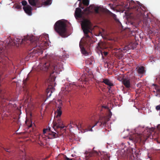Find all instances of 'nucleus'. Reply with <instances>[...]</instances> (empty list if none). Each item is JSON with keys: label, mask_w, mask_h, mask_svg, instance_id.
Returning a JSON list of instances; mask_svg holds the SVG:
<instances>
[{"label": "nucleus", "mask_w": 160, "mask_h": 160, "mask_svg": "<svg viewBox=\"0 0 160 160\" xmlns=\"http://www.w3.org/2000/svg\"><path fill=\"white\" fill-rule=\"evenodd\" d=\"M26 43L31 45L33 48L38 47L37 48L39 49L40 47L39 40L34 36L28 35L24 36L23 38H15L12 40H9L7 46L4 45H0V62L4 65L8 63V58L6 55L9 46L12 45L19 47Z\"/></svg>", "instance_id": "1"}, {"label": "nucleus", "mask_w": 160, "mask_h": 160, "mask_svg": "<svg viewBox=\"0 0 160 160\" xmlns=\"http://www.w3.org/2000/svg\"><path fill=\"white\" fill-rule=\"evenodd\" d=\"M63 68L61 62H57L53 61L52 62H46L44 65L41 68V70L45 71H48L50 73V78L52 82H53L55 80L54 77H52V74L54 72V70L56 71L58 70H61Z\"/></svg>", "instance_id": "2"}, {"label": "nucleus", "mask_w": 160, "mask_h": 160, "mask_svg": "<svg viewBox=\"0 0 160 160\" xmlns=\"http://www.w3.org/2000/svg\"><path fill=\"white\" fill-rule=\"evenodd\" d=\"M61 107L60 106L58 107L57 110L55 111V116L53 122V128L55 130L56 129L60 128L63 131V132H65L66 129H64L66 127L63 124L61 120L60 116L62 114Z\"/></svg>", "instance_id": "3"}, {"label": "nucleus", "mask_w": 160, "mask_h": 160, "mask_svg": "<svg viewBox=\"0 0 160 160\" xmlns=\"http://www.w3.org/2000/svg\"><path fill=\"white\" fill-rule=\"evenodd\" d=\"M66 26L65 22L59 20L55 23L54 26V30L60 36L64 37L66 30Z\"/></svg>", "instance_id": "4"}, {"label": "nucleus", "mask_w": 160, "mask_h": 160, "mask_svg": "<svg viewBox=\"0 0 160 160\" xmlns=\"http://www.w3.org/2000/svg\"><path fill=\"white\" fill-rule=\"evenodd\" d=\"M149 135L146 130L142 133L133 134L130 136L129 139L134 142H140L141 141H145L148 138Z\"/></svg>", "instance_id": "5"}, {"label": "nucleus", "mask_w": 160, "mask_h": 160, "mask_svg": "<svg viewBox=\"0 0 160 160\" xmlns=\"http://www.w3.org/2000/svg\"><path fill=\"white\" fill-rule=\"evenodd\" d=\"M142 5L139 4L137 5L133 1H131L129 2V6L128 7L129 8H133L135 12V13L137 16V17H139L143 15V11L145 10L144 7L141 8Z\"/></svg>", "instance_id": "6"}, {"label": "nucleus", "mask_w": 160, "mask_h": 160, "mask_svg": "<svg viewBox=\"0 0 160 160\" xmlns=\"http://www.w3.org/2000/svg\"><path fill=\"white\" fill-rule=\"evenodd\" d=\"M109 118L108 117L101 116L99 117L98 121L95 123V124L91 128V126L90 125H88V128L86 129V131H92V128L96 125L99 126L101 127L105 126L106 123L109 121Z\"/></svg>", "instance_id": "7"}, {"label": "nucleus", "mask_w": 160, "mask_h": 160, "mask_svg": "<svg viewBox=\"0 0 160 160\" xmlns=\"http://www.w3.org/2000/svg\"><path fill=\"white\" fill-rule=\"evenodd\" d=\"M90 22L87 20H84L82 23V28L84 34L85 41L87 42L88 41L90 42L91 40V37L88 35V33L90 32Z\"/></svg>", "instance_id": "8"}, {"label": "nucleus", "mask_w": 160, "mask_h": 160, "mask_svg": "<svg viewBox=\"0 0 160 160\" xmlns=\"http://www.w3.org/2000/svg\"><path fill=\"white\" fill-rule=\"evenodd\" d=\"M41 54L42 53V50H44L46 49L49 45L48 40L49 39L48 35L45 34L41 35Z\"/></svg>", "instance_id": "9"}, {"label": "nucleus", "mask_w": 160, "mask_h": 160, "mask_svg": "<svg viewBox=\"0 0 160 160\" xmlns=\"http://www.w3.org/2000/svg\"><path fill=\"white\" fill-rule=\"evenodd\" d=\"M48 85V87L46 91V95H41V100L42 99V100L43 102H45L47 98L50 97L52 93L54 91L52 85L49 84Z\"/></svg>", "instance_id": "10"}, {"label": "nucleus", "mask_w": 160, "mask_h": 160, "mask_svg": "<svg viewBox=\"0 0 160 160\" xmlns=\"http://www.w3.org/2000/svg\"><path fill=\"white\" fill-rule=\"evenodd\" d=\"M94 148H93L92 150L88 149L86 151L85 154L87 159H88L90 157H97L100 155L101 153H99L97 151L95 150Z\"/></svg>", "instance_id": "11"}, {"label": "nucleus", "mask_w": 160, "mask_h": 160, "mask_svg": "<svg viewBox=\"0 0 160 160\" xmlns=\"http://www.w3.org/2000/svg\"><path fill=\"white\" fill-rule=\"evenodd\" d=\"M89 7H88L82 11L80 8H76L75 12V16L76 18H82L86 12L89 11Z\"/></svg>", "instance_id": "12"}, {"label": "nucleus", "mask_w": 160, "mask_h": 160, "mask_svg": "<svg viewBox=\"0 0 160 160\" xmlns=\"http://www.w3.org/2000/svg\"><path fill=\"white\" fill-rule=\"evenodd\" d=\"M50 129L47 128L43 130V133L46 134L48 136V138L52 139L57 137L56 133L54 132H50Z\"/></svg>", "instance_id": "13"}, {"label": "nucleus", "mask_w": 160, "mask_h": 160, "mask_svg": "<svg viewBox=\"0 0 160 160\" xmlns=\"http://www.w3.org/2000/svg\"><path fill=\"white\" fill-rule=\"evenodd\" d=\"M89 4V0H82V2H79V7L81 8L82 9L84 8V6H88Z\"/></svg>", "instance_id": "14"}, {"label": "nucleus", "mask_w": 160, "mask_h": 160, "mask_svg": "<svg viewBox=\"0 0 160 160\" xmlns=\"http://www.w3.org/2000/svg\"><path fill=\"white\" fill-rule=\"evenodd\" d=\"M23 9L25 12L29 15H32V8L29 5H27L26 6H24Z\"/></svg>", "instance_id": "15"}, {"label": "nucleus", "mask_w": 160, "mask_h": 160, "mask_svg": "<svg viewBox=\"0 0 160 160\" xmlns=\"http://www.w3.org/2000/svg\"><path fill=\"white\" fill-rule=\"evenodd\" d=\"M122 82L123 85L126 88H129L130 87L131 84L129 79L126 78L124 79L123 80Z\"/></svg>", "instance_id": "16"}, {"label": "nucleus", "mask_w": 160, "mask_h": 160, "mask_svg": "<svg viewBox=\"0 0 160 160\" xmlns=\"http://www.w3.org/2000/svg\"><path fill=\"white\" fill-rule=\"evenodd\" d=\"M102 82L109 86V87L108 88L109 90L111 88V87L113 86V84L109 80L107 79H104Z\"/></svg>", "instance_id": "17"}, {"label": "nucleus", "mask_w": 160, "mask_h": 160, "mask_svg": "<svg viewBox=\"0 0 160 160\" xmlns=\"http://www.w3.org/2000/svg\"><path fill=\"white\" fill-rule=\"evenodd\" d=\"M137 71L139 74H142L145 72L144 68L143 66L137 67Z\"/></svg>", "instance_id": "18"}, {"label": "nucleus", "mask_w": 160, "mask_h": 160, "mask_svg": "<svg viewBox=\"0 0 160 160\" xmlns=\"http://www.w3.org/2000/svg\"><path fill=\"white\" fill-rule=\"evenodd\" d=\"M152 26L156 30H157L158 32H159L160 29V23L157 22V23H152Z\"/></svg>", "instance_id": "19"}, {"label": "nucleus", "mask_w": 160, "mask_h": 160, "mask_svg": "<svg viewBox=\"0 0 160 160\" xmlns=\"http://www.w3.org/2000/svg\"><path fill=\"white\" fill-rule=\"evenodd\" d=\"M44 1H42V4H41V7L42 5H44L45 6L49 5L52 3V0H43Z\"/></svg>", "instance_id": "20"}, {"label": "nucleus", "mask_w": 160, "mask_h": 160, "mask_svg": "<svg viewBox=\"0 0 160 160\" xmlns=\"http://www.w3.org/2000/svg\"><path fill=\"white\" fill-rule=\"evenodd\" d=\"M40 63H39L38 65L36 66V65L34 66L33 67V69L35 71L39 73L40 71V66H39Z\"/></svg>", "instance_id": "21"}, {"label": "nucleus", "mask_w": 160, "mask_h": 160, "mask_svg": "<svg viewBox=\"0 0 160 160\" xmlns=\"http://www.w3.org/2000/svg\"><path fill=\"white\" fill-rule=\"evenodd\" d=\"M80 47L81 49V52L83 54L85 55L88 54L87 51H86L85 48L83 47L80 44Z\"/></svg>", "instance_id": "22"}, {"label": "nucleus", "mask_w": 160, "mask_h": 160, "mask_svg": "<svg viewBox=\"0 0 160 160\" xmlns=\"http://www.w3.org/2000/svg\"><path fill=\"white\" fill-rule=\"evenodd\" d=\"M38 0H28L29 3L32 6H35L36 5Z\"/></svg>", "instance_id": "23"}, {"label": "nucleus", "mask_w": 160, "mask_h": 160, "mask_svg": "<svg viewBox=\"0 0 160 160\" xmlns=\"http://www.w3.org/2000/svg\"><path fill=\"white\" fill-rule=\"evenodd\" d=\"M14 107V104H11L10 103H8V105L7 106V108L9 110H10L11 109V108Z\"/></svg>", "instance_id": "24"}, {"label": "nucleus", "mask_w": 160, "mask_h": 160, "mask_svg": "<svg viewBox=\"0 0 160 160\" xmlns=\"http://www.w3.org/2000/svg\"><path fill=\"white\" fill-rule=\"evenodd\" d=\"M110 156L108 155L104 156L103 157L101 158V160H109Z\"/></svg>", "instance_id": "25"}, {"label": "nucleus", "mask_w": 160, "mask_h": 160, "mask_svg": "<svg viewBox=\"0 0 160 160\" xmlns=\"http://www.w3.org/2000/svg\"><path fill=\"white\" fill-rule=\"evenodd\" d=\"M29 77V74L28 75V76H27V78L25 79L23 81V83L24 84V85H25V84H26V82H27V80H28V78Z\"/></svg>", "instance_id": "26"}, {"label": "nucleus", "mask_w": 160, "mask_h": 160, "mask_svg": "<svg viewBox=\"0 0 160 160\" xmlns=\"http://www.w3.org/2000/svg\"><path fill=\"white\" fill-rule=\"evenodd\" d=\"M94 10L96 13H99V8L98 7H95L94 9Z\"/></svg>", "instance_id": "27"}, {"label": "nucleus", "mask_w": 160, "mask_h": 160, "mask_svg": "<svg viewBox=\"0 0 160 160\" xmlns=\"http://www.w3.org/2000/svg\"><path fill=\"white\" fill-rule=\"evenodd\" d=\"M22 5L24 6H25L27 5V1H26L23 0L22 2Z\"/></svg>", "instance_id": "28"}, {"label": "nucleus", "mask_w": 160, "mask_h": 160, "mask_svg": "<svg viewBox=\"0 0 160 160\" xmlns=\"http://www.w3.org/2000/svg\"><path fill=\"white\" fill-rule=\"evenodd\" d=\"M4 149L5 150L8 152H11V151L10 150V149L9 148H4Z\"/></svg>", "instance_id": "29"}, {"label": "nucleus", "mask_w": 160, "mask_h": 160, "mask_svg": "<svg viewBox=\"0 0 160 160\" xmlns=\"http://www.w3.org/2000/svg\"><path fill=\"white\" fill-rule=\"evenodd\" d=\"M103 44L102 43H98V47L101 49L103 48H104L102 47Z\"/></svg>", "instance_id": "30"}, {"label": "nucleus", "mask_w": 160, "mask_h": 160, "mask_svg": "<svg viewBox=\"0 0 160 160\" xmlns=\"http://www.w3.org/2000/svg\"><path fill=\"white\" fill-rule=\"evenodd\" d=\"M128 49H134V48H133L132 47L131 48H130V47H124L123 48V50H128Z\"/></svg>", "instance_id": "31"}, {"label": "nucleus", "mask_w": 160, "mask_h": 160, "mask_svg": "<svg viewBox=\"0 0 160 160\" xmlns=\"http://www.w3.org/2000/svg\"><path fill=\"white\" fill-rule=\"evenodd\" d=\"M156 109L157 111H160V105H158L156 107Z\"/></svg>", "instance_id": "32"}, {"label": "nucleus", "mask_w": 160, "mask_h": 160, "mask_svg": "<svg viewBox=\"0 0 160 160\" xmlns=\"http://www.w3.org/2000/svg\"><path fill=\"white\" fill-rule=\"evenodd\" d=\"M113 17L114 18L116 21H119L118 19L116 18V15L115 14H113Z\"/></svg>", "instance_id": "33"}, {"label": "nucleus", "mask_w": 160, "mask_h": 160, "mask_svg": "<svg viewBox=\"0 0 160 160\" xmlns=\"http://www.w3.org/2000/svg\"><path fill=\"white\" fill-rule=\"evenodd\" d=\"M16 8L18 9H20L21 8V6L20 5H17Z\"/></svg>", "instance_id": "34"}, {"label": "nucleus", "mask_w": 160, "mask_h": 160, "mask_svg": "<svg viewBox=\"0 0 160 160\" xmlns=\"http://www.w3.org/2000/svg\"><path fill=\"white\" fill-rule=\"evenodd\" d=\"M65 160H72V159H70L69 158H68L66 156L65 157Z\"/></svg>", "instance_id": "35"}, {"label": "nucleus", "mask_w": 160, "mask_h": 160, "mask_svg": "<svg viewBox=\"0 0 160 160\" xmlns=\"http://www.w3.org/2000/svg\"><path fill=\"white\" fill-rule=\"evenodd\" d=\"M103 53H104V55L105 56H107L108 55V53L107 52H103Z\"/></svg>", "instance_id": "36"}, {"label": "nucleus", "mask_w": 160, "mask_h": 160, "mask_svg": "<svg viewBox=\"0 0 160 160\" xmlns=\"http://www.w3.org/2000/svg\"><path fill=\"white\" fill-rule=\"evenodd\" d=\"M5 99L7 100L8 101H10L11 100H10V98H6Z\"/></svg>", "instance_id": "37"}, {"label": "nucleus", "mask_w": 160, "mask_h": 160, "mask_svg": "<svg viewBox=\"0 0 160 160\" xmlns=\"http://www.w3.org/2000/svg\"><path fill=\"white\" fill-rule=\"evenodd\" d=\"M90 74V76H92V74H92V73L91 72L90 73V74Z\"/></svg>", "instance_id": "38"}, {"label": "nucleus", "mask_w": 160, "mask_h": 160, "mask_svg": "<svg viewBox=\"0 0 160 160\" xmlns=\"http://www.w3.org/2000/svg\"><path fill=\"white\" fill-rule=\"evenodd\" d=\"M32 124H30V126H29V127H32Z\"/></svg>", "instance_id": "39"}, {"label": "nucleus", "mask_w": 160, "mask_h": 160, "mask_svg": "<svg viewBox=\"0 0 160 160\" xmlns=\"http://www.w3.org/2000/svg\"><path fill=\"white\" fill-rule=\"evenodd\" d=\"M92 64V63L91 62H90L89 64Z\"/></svg>", "instance_id": "40"}]
</instances>
